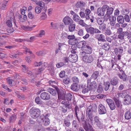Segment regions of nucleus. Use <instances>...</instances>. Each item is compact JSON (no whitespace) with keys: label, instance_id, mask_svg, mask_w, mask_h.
Returning a JSON list of instances; mask_svg holds the SVG:
<instances>
[{"label":"nucleus","instance_id":"obj_5","mask_svg":"<svg viewBox=\"0 0 131 131\" xmlns=\"http://www.w3.org/2000/svg\"><path fill=\"white\" fill-rule=\"evenodd\" d=\"M68 39H69L68 43L70 45H74L78 43V39L76 38L74 35H68Z\"/></svg>","mask_w":131,"mask_h":131},{"label":"nucleus","instance_id":"obj_54","mask_svg":"<svg viewBox=\"0 0 131 131\" xmlns=\"http://www.w3.org/2000/svg\"><path fill=\"white\" fill-rule=\"evenodd\" d=\"M57 93H58V98L61 97L62 95V91L58 88H57Z\"/></svg>","mask_w":131,"mask_h":131},{"label":"nucleus","instance_id":"obj_3","mask_svg":"<svg viewBox=\"0 0 131 131\" xmlns=\"http://www.w3.org/2000/svg\"><path fill=\"white\" fill-rule=\"evenodd\" d=\"M29 112L31 117L32 118H35L39 116L41 111L39 109L33 107L30 109Z\"/></svg>","mask_w":131,"mask_h":131},{"label":"nucleus","instance_id":"obj_52","mask_svg":"<svg viewBox=\"0 0 131 131\" xmlns=\"http://www.w3.org/2000/svg\"><path fill=\"white\" fill-rule=\"evenodd\" d=\"M99 51V54L102 57L104 56L105 53V50L103 49H100Z\"/></svg>","mask_w":131,"mask_h":131},{"label":"nucleus","instance_id":"obj_16","mask_svg":"<svg viewBox=\"0 0 131 131\" xmlns=\"http://www.w3.org/2000/svg\"><path fill=\"white\" fill-rule=\"evenodd\" d=\"M40 97L43 100H48L50 98V95L48 93L43 92L40 94Z\"/></svg>","mask_w":131,"mask_h":131},{"label":"nucleus","instance_id":"obj_24","mask_svg":"<svg viewBox=\"0 0 131 131\" xmlns=\"http://www.w3.org/2000/svg\"><path fill=\"white\" fill-rule=\"evenodd\" d=\"M85 2L83 1L78 2L75 4L76 7L78 8H82L85 6Z\"/></svg>","mask_w":131,"mask_h":131},{"label":"nucleus","instance_id":"obj_37","mask_svg":"<svg viewBox=\"0 0 131 131\" xmlns=\"http://www.w3.org/2000/svg\"><path fill=\"white\" fill-rule=\"evenodd\" d=\"M28 17L30 19L36 20L37 19V18L35 16L32 14L31 12H29L28 15Z\"/></svg>","mask_w":131,"mask_h":131},{"label":"nucleus","instance_id":"obj_9","mask_svg":"<svg viewBox=\"0 0 131 131\" xmlns=\"http://www.w3.org/2000/svg\"><path fill=\"white\" fill-rule=\"evenodd\" d=\"M63 21L65 25H68L72 24L73 22V20L69 16H66L64 18Z\"/></svg>","mask_w":131,"mask_h":131},{"label":"nucleus","instance_id":"obj_27","mask_svg":"<svg viewBox=\"0 0 131 131\" xmlns=\"http://www.w3.org/2000/svg\"><path fill=\"white\" fill-rule=\"evenodd\" d=\"M61 103L64 105V107H68L69 109H71V107L69 102L68 101L64 100Z\"/></svg>","mask_w":131,"mask_h":131},{"label":"nucleus","instance_id":"obj_13","mask_svg":"<svg viewBox=\"0 0 131 131\" xmlns=\"http://www.w3.org/2000/svg\"><path fill=\"white\" fill-rule=\"evenodd\" d=\"M124 100L123 103L126 105L130 104L131 103V97L129 95H126L124 97Z\"/></svg>","mask_w":131,"mask_h":131},{"label":"nucleus","instance_id":"obj_30","mask_svg":"<svg viewBox=\"0 0 131 131\" xmlns=\"http://www.w3.org/2000/svg\"><path fill=\"white\" fill-rule=\"evenodd\" d=\"M97 13L99 16H103L105 14V13L102 8H99L97 9Z\"/></svg>","mask_w":131,"mask_h":131},{"label":"nucleus","instance_id":"obj_20","mask_svg":"<svg viewBox=\"0 0 131 131\" xmlns=\"http://www.w3.org/2000/svg\"><path fill=\"white\" fill-rule=\"evenodd\" d=\"M57 87H56L55 89L51 88H49L47 89L48 92H49L53 96H57Z\"/></svg>","mask_w":131,"mask_h":131},{"label":"nucleus","instance_id":"obj_43","mask_svg":"<svg viewBox=\"0 0 131 131\" xmlns=\"http://www.w3.org/2000/svg\"><path fill=\"white\" fill-rule=\"evenodd\" d=\"M73 19L76 22H78L80 19V17L77 15H74L73 16Z\"/></svg>","mask_w":131,"mask_h":131},{"label":"nucleus","instance_id":"obj_7","mask_svg":"<svg viewBox=\"0 0 131 131\" xmlns=\"http://www.w3.org/2000/svg\"><path fill=\"white\" fill-rule=\"evenodd\" d=\"M106 101L108 104L110 109L111 110H114L116 108V106L114 101L111 99H107Z\"/></svg>","mask_w":131,"mask_h":131},{"label":"nucleus","instance_id":"obj_57","mask_svg":"<svg viewBox=\"0 0 131 131\" xmlns=\"http://www.w3.org/2000/svg\"><path fill=\"white\" fill-rule=\"evenodd\" d=\"M72 80L73 82L74 83H78L79 82V78L76 76L73 77L72 78Z\"/></svg>","mask_w":131,"mask_h":131},{"label":"nucleus","instance_id":"obj_15","mask_svg":"<svg viewBox=\"0 0 131 131\" xmlns=\"http://www.w3.org/2000/svg\"><path fill=\"white\" fill-rule=\"evenodd\" d=\"M83 50H84V51H82V52H81L82 53H86L90 54H91L92 52L91 48L88 45H86L85 46L83 47Z\"/></svg>","mask_w":131,"mask_h":131},{"label":"nucleus","instance_id":"obj_11","mask_svg":"<svg viewBox=\"0 0 131 131\" xmlns=\"http://www.w3.org/2000/svg\"><path fill=\"white\" fill-rule=\"evenodd\" d=\"M94 123L97 126L100 128H101L103 127L102 123H101L99 120V118L97 116L94 117Z\"/></svg>","mask_w":131,"mask_h":131},{"label":"nucleus","instance_id":"obj_64","mask_svg":"<svg viewBox=\"0 0 131 131\" xmlns=\"http://www.w3.org/2000/svg\"><path fill=\"white\" fill-rule=\"evenodd\" d=\"M21 80L22 83L24 85H26L28 84V83L27 81V80L25 79H21Z\"/></svg>","mask_w":131,"mask_h":131},{"label":"nucleus","instance_id":"obj_62","mask_svg":"<svg viewBox=\"0 0 131 131\" xmlns=\"http://www.w3.org/2000/svg\"><path fill=\"white\" fill-rule=\"evenodd\" d=\"M14 77L16 79H19L21 78V76L17 73H15L14 74Z\"/></svg>","mask_w":131,"mask_h":131},{"label":"nucleus","instance_id":"obj_46","mask_svg":"<svg viewBox=\"0 0 131 131\" xmlns=\"http://www.w3.org/2000/svg\"><path fill=\"white\" fill-rule=\"evenodd\" d=\"M103 32H104V34L105 35H107L108 36L110 35L112 33V32L110 29L107 28Z\"/></svg>","mask_w":131,"mask_h":131},{"label":"nucleus","instance_id":"obj_41","mask_svg":"<svg viewBox=\"0 0 131 131\" xmlns=\"http://www.w3.org/2000/svg\"><path fill=\"white\" fill-rule=\"evenodd\" d=\"M35 101L36 103L38 104H42L43 102L40 99V97L37 96L35 99Z\"/></svg>","mask_w":131,"mask_h":131},{"label":"nucleus","instance_id":"obj_22","mask_svg":"<svg viewBox=\"0 0 131 131\" xmlns=\"http://www.w3.org/2000/svg\"><path fill=\"white\" fill-rule=\"evenodd\" d=\"M8 1H4L2 2L1 8L2 10H6L8 5Z\"/></svg>","mask_w":131,"mask_h":131},{"label":"nucleus","instance_id":"obj_60","mask_svg":"<svg viewBox=\"0 0 131 131\" xmlns=\"http://www.w3.org/2000/svg\"><path fill=\"white\" fill-rule=\"evenodd\" d=\"M109 6L107 5H104L102 7V10H103L104 12V13H105V12H107L108 10V8Z\"/></svg>","mask_w":131,"mask_h":131},{"label":"nucleus","instance_id":"obj_63","mask_svg":"<svg viewBox=\"0 0 131 131\" xmlns=\"http://www.w3.org/2000/svg\"><path fill=\"white\" fill-rule=\"evenodd\" d=\"M21 66L23 68L22 69V70L23 72H26L27 71L28 68L26 66L23 65H22Z\"/></svg>","mask_w":131,"mask_h":131},{"label":"nucleus","instance_id":"obj_36","mask_svg":"<svg viewBox=\"0 0 131 131\" xmlns=\"http://www.w3.org/2000/svg\"><path fill=\"white\" fill-rule=\"evenodd\" d=\"M102 49H104L105 50H108L110 48V46L108 43H104L102 46Z\"/></svg>","mask_w":131,"mask_h":131},{"label":"nucleus","instance_id":"obj_33","mask_svg":"<svg viewBox=\"0 0 131 131\" xmlns=\"http://www.w3.org/2000/svg\"><path fill=\"white\" fill-rule=\"evenodd\" d=\"M65 97L68 101H70L73 97V96L71 93H68L66 95Z\"/></svg>","mask_w":131,"mask_h":131},{"label":"nucleus","instance_id":"obj_38","mask_svg":"<svg viewBox=\"0 0 131 131\" xmlns=\"http://www.w3.org/2000/svg\"><path fill=\"white\" fill-rule=\"evenodd\" d=\"M61 38L63 40H65L68 38V35L66 32L62 33L61 35Z\"/></svg>","mask_w":131,"mask_h":131},{"label":"nucleus","instance_id":"obj_32","mask_svg":"<svg viewBox=\"0 0 131 131\" xmlns=\"http://www.w3.org/2000/svg\"><path fill=\"white\" fill-rule=\"evenodd\" d=\"M75 24H70L69 25V26L68 28L69 30L71 32H72L75 29Z\"/></svg>","mask_w":131,"mask_h":131},{"label":"nucleus","instance_id":"obj_8","mask_svg":"<svg viewBox=\"0 0 131 131\" xmlns=\"http://www.w3.org/2000/svg\"><path fill=\"white\" fill-rule=\"evenodd\" d=\"M98 112L100 114H103L106 113L107 111L105 106L101 104L99 105L98 106Z\"/></svg>","mask_w":131,"mask_h":131},{"label":"nucleus","instance_id":"obj_12","mask_svg":"<svg viewBox=\"0 0 131 131\" xmlns=\"http://www.w3.org/2000/svg\"><path fill=\"white\" fill-rule=\"evenodd\" d=\"M93 123V121L92 122V123L89 122L83 127L85 131H95L92 126L91 125Z\"/></svg>","mask_w":131,"mask_h":131},{"label":"nucleus","instance_id":"obj_18","mask_svg":"<svg viewBox=\"0 0 131 131\" xmlns=\"http://www.w3.org/2000/svg\"><path fill=\"white\" fill-rule=\"evenodd\" d=\"M119 79L116 77H114L111 79L110 81V84L113 86H116L119 82Z\"/></svg>","mask_w":131,"mask_h":131},{"label":"nucleus","instance_id":"obj_14","mask_svg":"<svg viewBox=\"0 0 131 131\" xmlns=\"http://www.w3.org/2000/svg\"><path fill=\"white\" fill-rule=\"evenodd\" d=\"M49 115L48 114H47L45 116L43 115V118L42 119V122L43 125L45 126L48 125L50 123V120L49 118L47 117Z\"/></svg>","mask_w":131,"mask_h":131},{"label":"nucleus","instance_id":"obj_51","mask_svg":"<svg viewBox=\"0 0 131 131\" xmlns=\"http://www.w3.org/2000/svg\"><path fill=\"white\" fill-rule=\"evenodd\" d=\"M12 20L10 19V20H8L6 22V24L9 27H10L12 26Z\"/></svg>","mask_w":131,"mask_h":131},{"label":"nucleus","instance_id":"obj_61","mask_svg":"<svg viewBox=\"0 0 131 131\" xmlns=\"http://www.w3.org/2000/svg\"><path fill=\"white\" fill-rule=\"evenodd\" d=\"M65 64L64 62H60L56 64V67L57 68H60L63 66Z\"/></svg>","mask_w":131,"mask_h":131},{"label":"nucleus","instance_id":"obj_53","mask_svg":"<svg viewBox=\"0 0 131 131\" xmlns=\"http://www.w3.org/2000/svg\"><path fill=\"white\" fill-rule=\"evenodd\" d=\"M104 36L102 34H101L100 35L99 38L98 40L99 41H101L102 42H105L106 40L104 39Z\"/></svg>","mask_w":131,"mask_h":131},{"label":"nucleus","instance_id":"obj_23","mask_svg":"<svg viewBox=\"0 0 131 131\" xmlns=\"http://www.w3.org/2000/svg\"><path fill=\"white\" fill-rule=\"evenodd\" d=\"M99 72L98 71H96L92 74L91 77L89 79H90L91 80H96L97 78L99 75Z\"/></svg>","mask_w":131,"mask_h":131},{"label":"nucleus","instance_id":"obj_59","mask_svg":"<svg viewBox=\"0 0 131 131\" xmlns=\"http://www.w3.org/2000/svg\"><path fill=\"white\" fill-rule=\"evenodd\" d=\"M70 82V79L68 77L64 79L63 80V83L66 84H68Z\"/></svg>","mask_w":131,"mask_h":131},{"label":"nucleus","instance_id":"obj_21","mask_svg":"<svg viewBox=\"0 0 131 131\" xmlns=\"http://www.w3.org/2000/svg\"><path fill=\"white\" fill-rule=\"evenodd\" d=\"M113 100L115 102V103L117 107L119 108H122V106L120 103L119 99L118 98L114 97L113 98Z\"/></svg>","mask_w":131,"mask_h":131},{"label":"nucleus","instance_id":"obj_6","mask_svg":"<svg viewBox=\"0 0 131 131\" xmlns=\"http://www.w3.org/2000/svg\"><path fill=\"white\" fill-rule=\"evenodd\" d=\"M86 30L87 33L91 35H93L94 33H99L101 32L100 30L98 29L90 27L85 28Z\"/></svg>","mask_w":131,"mask_h":131},{"label":"nucleus","instance_id":"obj_49","mask_svg":"<svg viewBox=\"0 0 131 131\" xmlns=\"http://www.w3.org/2000/svg\"><path fill=\"white\" fill-rule=\"evenodd\" d=\"M114 50L115 51H117V52L118 51L119 53H123V49L120 46L118 47L115 48Z\"/></svg>","mask_w":131,"mask_h":131},{"label":"nucleus","instance_id":"obj_58","mask_svg":"<svg viewBox=\"0 0 131 131\" xmlns=\"http://www.w3.org/2000/svg\"><path fill=\"white\" fill-rule=\"evenodd\" d=\"M64 43H60L58 44V48L59 50H62L63 47V46L65 45Z\"/></svg>","mask_w":131,"mask_h":131},{"label":"nucleus","instance_id":"obj_34","mask_svg":"<svg viewBox=\"0 0 131 131\" xmlns=\"http://www.w3.org/2000/svg\"><path fill=\"white\" fill-rule=\"evenodd\" d=\"M17 97L20 99L24 100L25 99V96L23 94H20L19 92H15Z\"/></svg>","mask_w":131,"mask_h":131},{"label":"nucleus","instance_id":"obj_17","mask_svg":"<svg viewBox=\"0 0 131 131\" xmlns=\"http://www.w3.org/2000/svg\"><path fill=\"white\" fill-rule=\"evenodd\" d=\"M79 86L78 84L77 83H73L71 85V89L74 92H77L79 89Z\"/></svg>","mask_w":131,"mask_h":131},{"label":"nucleus","instance_id":"obj_31","mask_svg":"<svg viewBox=\"0 0 131 131\" xmlns=\"http://www.w3.org/2000/svg\"><path fill=\"white\" fill-rule=\"evenodd\" d=\"M125 117L126 119L128 120L131 118V113L130 111H128L126 112L125 114Z\"/></svg>","mask_w":131,"mask_h":131},{"label":"nucleus","instance_id":"obj_47","mask_svg":"<svg viewBox=\"0 0 131 131\" xmlns=\"http://www.w3.org/2000/svg\"><path fill=\"white\" fill-rule=\"evenodd\" d=\"M7 82L9 85L11 86H13L12 83L13 81V80L11 79L10 77H8L6 79Z\"/></svg>","mask_w":131,"mask_h":131},{"label":"nucleus","instance_id":"obj_45","mask_svg":"<svg viewBox=\"0 0 131 131\" xmlns=\"http://www.w3.org/2000/svg\"><path fill=\"white\" fill-rule=\"evenodd\" d=\"M103 87L100 84L99 85L98 88L97 90V92L98 93H101L103 90Z\"/></svg>","mask_w":131,"mask_h":131},{"label":"nucleus","instance_id":"obj_4","mask_svg":"<svg viewBox=\"0 0 131 131\" xmlns=\"http://www.w3.org/2000/svg\"><path fill=\"white\" fill-rule=\"evenodd\" d=\"M129 39L131 38V33H129L128 31H124L123 32L119 34L118 36V38L121 40H124L125 37H126Z\"/></svg>","mask_w":131,"mask_h":131},{"label":"nucleus","instance_id":"obj_42","mask_svg":"<svg viewBox=\"0 0 131 131\" xmlns=\"http://www.w3.org/2000/svg\"><path fill=\"white\" fill-rule=\"evenodd\" d=\"M104 21V18L102 17L100 18H98L97 20V22L99 25H101L102 24H104L103 23Z\"/></svg>","mask_w":131,"mask_h":131},{"label":"nucleus","instance_id":"obj_48","mask_svg":"<svg viewBox=\"0 0 131 131\" xmlns=\"http://www.w3.org/2000/svg\"><path fill=\"white\" fill-rule=\"evenodd\" d=\"M113 10V8L112 7H108V10L106 12V14L108 15H110L112 14Z\"/></svg>","mask_w":131,"mask_h":131},{"label":"nucleus","instance_id":"obj_2","mask_svg":"<svg viewBox=\"0 0 131 131\" xmlns=\"http://www.w3.org/2000/svg\"><path fill=\"white\" fill-rule=\"evenodd\" d=\"M87 88L89 90L94 91H95L97 87V84L95 81H93L90 79H88L87 81Z\"/></svg>","mask_w":131,"mask_h":131},{"label":"nucleus","instance_id":"obj_29","mask_svg":"<svg viewBox=\"0 0 131 131\" xmlns=\"http://www.w3.org/2000/svg\"><path fill=\"white\" fill-rule=\"evenodd\" d=\"M99 28L100 30L103 32L107 28L106 25L104 23L102 24L99 26Z\"/></svg>","mask_w":131,"mask_h":131},{"label":"nucleus","instance_id":"obj_25","mask_svg":"<svg viewBox=\"0 0 131 131\" xmlns=\"http://www.w3.org/2000/svg\"><path fill=\"white\" fill-rule=\"evenodd\" d=\"M17 118L16 114H14L10 116L9 117V123H14L15 121Z\"/></svg>","mask_w":131,"mask_h":131},{"label":"nucleus","instance_id":"obj_39","mask_svg":"<svg viewBox=\"0 0 131 131\" xmlns=\"http://www.w3.org/2000/svg\"><path fill=\"white\" fill-rule=\"evenodd\" d=\"M23 48L24 49V53L26 54L27 53H32V52L30 51V49L24 46L23 47Z\"/></svg>","mask_w":131,"mask_h":131},{"label":"nucleus","instance_id":"obj_55","mask_svg":"<svg viewBox=\"0 0 131 131\" xmlns=\"http://www.w3.org/2000/svg\"><path fill=\"white\" fill-rule=\"evenodd\" d=\"M36 4L38 6H39L40 7V8H42L45 6V4L43 2L41 1H39Z\"/></svg>","mask_w":131,"mask_h":131},{"label":"nucleus","instance_id":"obj_56","mask_svg":"<svg viewBox=\"0 0 131 131\" xmlns=\"http://www.w3.org/2000/svg\"><path fill=\"white\" fill-rule=\"evenodd\" d=\"M42 9L41 8H40L38 6H36L35 8V12L37 14L40 13Z\"/></svg>","mask_w":131,"mask_h":131},{"label":"nucleus","instance_id":"obj_28","mask_svg":"<svg viewBox=\"0 0 131 131\" xmlns=\"http://www.w3.org/2000/svg\"><path fill=\"white\" fill-rule=\"evenodd\" d=\"M117 20L119 24H122L124 22V17L122 16H119L117 17Z\"/></svg>","mask_w":131,"mask_h":131},{"label":"nucleus","instance_id":"obj_50","mask_svg":"<svg viewBox=\"0 0 131 131\" xmlns=\"http://www.w3.org/2000/svg\"><path fill=\"white\" fill-rule=\"evenodd\" d=\"M78 22L79 24L83 27L85 26L86 25V24L84 22V21L82 19H81Z\"/></svg>","mask_w":131,"mask_h":131},{"label":"nucleus","instance_id":"obj_1","mask_svg":"<svg viewBox=\"0 0 131 131\" xmlns=\"http://www.w3.org/2000/svg\"><path fill=\"white\" fill-rule=\"evenodd\" d=\"M93 107L91 106H90L86 110V116L88 117L87 118L85 119V116L83 113L79 111V108L78 106H76L74 108V111L75 116L79 122H80L81 120L82 123L83 127L89 123H92L93 121L94 115L92 114L93 111Z\"/></svg>","mask_w":131,"mask_h":131},{"label":"nucleus","instance_id":"obj_44","mask_svg":"<svg viewBox=\"0 0 131 131\" xmlns=\"http://www.w3.org/2000/svg\"><path fill=\"white\" fill-rule=\"evenodd\" d=\"M120 46L123 49H124L125 50L127 48V47L129 46L128 44L125 42H124L121 44H120Z\"/></svg>","mask_w":131,"mask_h":131},{"label":"nucleus","instance_id":"obj_26","mask_svg":"<svg viewBox=\"0 0 131 131\" xmlns=\"http://www.w3.org/2000/svg\"><path fill=\"white\" fill-rule=\"evenodd\" d=\"M117 75L119 78L122 79L123 81H126L127 78V76L125 73H118Z\"/></svg>","mask_w":131,"mask_h":131},{"label":"nucleus","instance_id":"obj_19","mask_svg":"<svg viewBox=\"0 0 131 131\" xmlns=\"http://www.w3.org/2000/svg\"><path fill=\"white\" fill-rule=\"evenodd\" d=\"M70 117V115H68L67 118V119H65L64 120V123L63 125L65 127H69L71 124L70 121L68 119V118H69Z\"/></svg>","mask_w":131,"mask_h":131},{"label":"nucleus","instance_id":"obj_40","mask_svg":"<svg viewBox=\"0 0 131 131\" xmlns=\"http://www.w3.org/2000/svg\"><path fill=\"white\" fill-rule=\"evenodd\" d=\"M104 85L105 86L104 88V90L106 91H107L108 90L110 86V83L108 81L106 82H105Z\"/></svg>","mask_w":131,"mask_h":131},{"label":"nucleus","instance_id":"obj_10","mask_svg":"<svg viewBox=\"0 0 131 131\" xmlns=\"http://www.w3.org/2000/svg\"><path fill=\"white\" fill-rule=\"evenodd\" d=\"M83 60L85 62L91 63L93 61V58L91 56H85L83 57Z\"/></svg>","mask_w":131,"mask_h":131},{"label":"nucleus","instance_id":"obj_35","mask_svg":"<svg viewBox=\"0 0 131 131\" xmlns=\"http://www.w3.org/2000/svg\"><path fill=\"white\" fill-rule=\"evenodd\" d=\"M86 43V42L85 41H81L79 42L78 44V46L79 48H82V49H83V47H85L86 46L85 45Z\"/></svg>","mask_w":131,"mask_h":131}]
</instances>
